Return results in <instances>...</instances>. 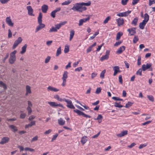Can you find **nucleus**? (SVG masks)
Listing matches in <instances>:
<instances>
[{"label":"nucleus","instance_id":"1","mask_svg":"<svg viewBox=\"0 0 155 155\" xmlns=\"http://www.w3.org/2000/svg\"><path fill=\"white\" fill-rule=\"evenodd\" d=\"M91 2L88 1L87 3L82 2L77 3L75 4L71 8L74 11H77L80 12H82L83 11H85L87 8L83 5L89 6L91 4Z\"/></svg>","mask_w":155,"mask_h":155},{"label":"nucleus","instance_id":"2","mask_svg":"<svg viewBox=\"0 0 155 155\" xmlns=\"http://www.w3.org/2000/svg\"><path fill=\"white\" fill-rule=\"evenodd\" d=\"M74 112H75L78 114L79 115H82L84 117L86 118H91V117L90 116L87 115L85 114L84 112L79 110L78 109L74 110H73Z\"/></svg>","mask_w":155,"mask_h":155},{"label":"nucleus","instance_id":"3","mask_svg":"<svg viewBox=\"0 0 155 155\" xmlns=\"http://www.w3.org/2000/svg\"><path fill=\"white\" fill-rule=\"evenodd\" d=\"M152 64L151 63H147L146 65L143 64L142 66V69L143 71H145L146 70L149 69L150 71H152V68L151 67Z\"/></svg>","mask_w":155,"mask_h":155},{"label":"nucleus","instance_id":"4","mask_svg":"<svg viewBox=\"0 0 155 155\" xmlns=\"http://www.w3.org/2000/svg\"><path fill=\"white\" fill-rule=\"evenodd\" d=\"M64 101L66 102L67 104V106L70 109H75V107L73 105L72 101L69 99L64 98Z\"/></svg>","mask_w":155,"mask_h":155},{"label":"nucleus","instance_id":"5","mask_svg":"<svg viewBox=\"0 0 155 155\" xmlns=\"http://www.w3.org/2000/svg\"><path fill=\"white\" fill-rule=\"evenodd\" d=\"M22 40L21 38V37H19L15 41L12 46V49H15L18 46V44L21 42Z\"/></svg>","mask_w":155,"mask_h":155},{"label":"nucleus","instance_id":"6","mask_svg":"<svg viewBox=\"0 0 155 155\" xmlns=\"http://www.w3.org/2000/svg\"><path fill=\"white\" fill-rule=\"evenodd\" d=\"M131 12V11L128 10L123 12H120L117 14V16L119 17H126L128 16Z\"/></svg>","mask_w":155,"mask_h":155},{"label":"nucleus","instance_id":"7","mask_svg":"<svg viewBox=\"0 0 155 155\" xmlns=\"http://www.w3.org/2000/svg\"><path fill=\"white\" fill-rule=\"evenodd\" d=\"M48 103L52 107H63V106L62 104H58L57 103L53 102H48Z\"/></svg>","mask_w":155,"mask_h":155},{"label":"nucleus","instance_id":"8","mask_svg":"<svg viewBox=\"0 0 155 155\" xmlns=\"http://www.w3.org/2000/svg\"><path fill=\"white\" fill-rule=\"evenodd\" d=\"M110 51L109 50H107L106 51L105 55L103 56L100 58L101 61H103L109 58V55L110 53Z\"/></svg>","mask_w":155,"mask_h":155},{"label":"nucleus","instance_id":"9","mask_svg":"<svg viewBox=\"0 0 155 155\" xmlns=\"http://www.w3.org/2000/svg\"><path fill=\"white\" fill-rule=\"evenodd\" d=\"M90 18V17H87L86 18H84L83 19H80L79 21L78 25L79 26L82 25L85 22L88 21Z\"/></svg>","mask_w":155,"mask_h":155},{"label":"nucleus","instance_id":"10","mask_svg":"<svg viewBox=\"0 0 155 155\" xmlns=\"http://www.w3.org/2000/svg\"><path fill=\"white\" fill-rule=\"evenodd\" d=\"M27 9L28 11V14L29 15L34 16V15L33 14V10L31 6H28L27 7Z\"/></svg>","mask_w":155,"mask_h":155},{"label":"nucleus","instance_id":"11","mask_svg":"<svg viewBox=\"0 0 155 155\" xmlns=\"http://www.w3.org/2000/svg\"><path fill=\"white\" fill-rule=\"evenodd\" d=\"M9 140V138L8 137H4L2 139V140L0 142V144H4L8 143Z\"/></svg>","mask_w":155,"mask_h":155},{"label":"nucleus","instance_id":"12","mask_svg":"<svg viewBox=\"0 0 155 155\" xmlns=\"http://www.w3.org/2000/svg\"><path fill=\"white\" fill-rule=\"evenodd\" d=\"M5 21L7 24L9 26H13L14 23L12 22L10 17H7L5 19Z\"/></svg>","mask_w":155,"mask_h":155},{"label":"nucleus","instance_id":"13","mask_svg":"<svg viewBox=\"0 0 155 155\" xmlns=\"http://www.w3.org/2000/svg\"><path fill=\"white\" fill-rule=\"evenodd\" d=\"M116 21L117 23V25L118 26H120L122 25L124 23V19L123 18H119L116 19Z\"/></svg>","mask_w":155,"mask_h":155},{"label":"nucleus","instance_id":"14","mask_svg":"<svg viewBox=\"0 0 155 155\" xmlns=\"http://www.w3.org/2000/svg\"><path fill=\"white\" fill-rule=\"evenodd\" d=\"M113 69L114 71V72L113 74L114 76H115L117 73L120 72V71L119 69V68L118 66H114L113 68Z\"/></svg>","mask_w":155,"mask_h":155},{"label":"nucleus","instance_id":"15","mask_svg":"<svg viewBox=\"0 0 155 155\" xmlns=\"http://www.w3.org/2000/svg\"><path fill=\"white\" fill-rule=\"evenodd\" d=\"M136 28H132L128 29L127 31H128L130 34V35H133L136 33L135 31Z\"/></svg>","mask_w":155,"mask_h":155},{"label":"nucleus","instance_id":"16","mask_svg":"<svg viewBox=\"0 0 155 155\" xmlns=\"http://www.w3.org/2000/svg\"><path fill=\"white\" fill-rule=\"evenodd\" d=\"M39 25L37 26L35 29V32H37L39 30L41 29L44 28L45 26V25L43 24H39Z\"/></svg>","mask_w":155,"mask_h":155},{"label":"nucleus","instance_id":"17","mask_svg":"<svg viewBox=\"0 0 155 155\" xmlns=\"http://www.w3.org/2000/svg\"><path fill=\"white\" fill-rule=\"evenodd\" d=\"M47 90L48 91H51L53 92H57L59 91V89L53 87L49 86L47 87Z\"/></svg>","mask_w":155,"mask_h":155},{"label":"nucleus","instance_id":"18","mask_svg":"<svg viewBox=\"0 0 155 155\" xmlns=\"http://www.w3.org/2000/svg\"><path fill=\"white\" fill-rule=\"evenodd\" d=\"M127 130H124L122 131L120 133L117 134V135L118 137H121L127 135Z\"/></svg>","mask_w":155,"mask_h":155},{"label":"nucleus","instance_id":"19","mask_svg":"<svg viewBox=\"0 0 155 155\" xmlns=\"http://www.w3.org/2000/svg\"><path fill=\"white\" fill-rule=\"evenodd\" d=\"M125 47L124 46L120 47L117 51L116 53L118 54H121L123 51L125 50Z\"/></svg>","mask_w":155,"mask_h":155},{"label":"nucleus","instance_id":"20","mask_svg":"<svg viewBox=\"0 0 155 155\" xmlns=\"http://www.w3.org/2000/svg\"><path fill=\"white\" fill-rule=\"evenodd\" d=\"M41 10L43 13H46L48 9V7L47 5H44L41 6Z\"/></svg>","mask_w":155,"mask_h":155},{"label":"nucleus","instance_id":"21","mask_svg":"<svg viewBox=\"0 0 155 155\" xmlns=\"http://www.w3.org/2000/svg\"><path fill=\"white\" fill-rule=\"evenodd\" d=\"M36 121H35L33 120L29 124H26L25 126V128H28L30 127H31L32 126L35 125Z\"/></svg>","mask_w":155,"mask_h":155},{"label":"nucleus","instance_id":"22","mask_svg":"<svg viewBox=\"0 0 155 155\" xmlns=\"http://www.w3.org/2000/svg\"><path fill=\"white\" fill-rule=\"evenodd\" d=\"M147 23L145 22V21H143L140 22L139 24V27L141 29H144V27Z\"/></svg>","mask_w":155,"mask_h":155},{"label":"nucleus","instance_id":"23","mask_svg":"<svg viewBox=\"0 0 155 155\" xmlns=\"http://www.w3.org/2000/svg\"><path fill=\"white\" fill-rule=\"evenodd\" d=\"M26 92L25 94V95L27 96L28 95V94H30L31 93L30 87L28 85H26Z\"/></svg>","mask_w":155,"mask_h":155},{"label":"nucleus","instance_id":"24","mask_svg":"<svg viewBox=\"0 0 155 155\" xmlns=\"http://www.w3.org/2000/svg\"><path fill=\"white\" fill-rule=\"evenodd\" d=\"M87 140V138L86 136H84L81 138V142L83 145L84 144Z\"/></svg>","mask_w":155,"mask_h":155},{"label":"nucleus","instance_id":"25","mask_svg":"<svg viewBox=\"0 0 155 155\" xmlns=\"http://www.w3.org/2000/svg\"><path fill=\"white\" fill-rule=\"evenodd\" d=\"M42 15L41 12L39 13L38 16V24H42Z\"/></svg>","mask_w":155,"mask_h":155},{"label":"nucleus","instance_id":"26","mask_svg":"<svg viewBox=\"0 0 155 155\" xmlns=\"http://www.w3.org/2000/svg\"><path fill=\"white\" fill-rule=\"evenodd\" d=\"M27 46V45L25 44L22 47V50L20 52L21 54H24L25 52Z\"/></svg>","mask_w":155,"mask_h":155},{"label":"nucleus","instance_id":"27","mask_svg":"<svg viewBox=\"0 0 155 155\" xmlns=\"http://www.w3.org/2000/svg\"><path fill=\"white\" fill-rule=\"evenodd\" d=\"M58 124L60 125H63L65 124V121L61 118L58 120Z\"/></svg>","mask_w":155,"mask_h":155},{"label":"nucleus","instance_id":"28","mask_svg":"<svg viewBox=\"0 0 155 155\" xmlns=\"http://www.w3.org/2000/svg\"><path fill=\"white\" fill-rule=\"evenodd\" d=\"M68 72L67 71H64L63 74V77L62 78V80H66L67 78Z\"/></svg>","mask_w":155,"mask_h":155},{"label":"nucleus","instance_id":"29","mask_svg":"<svg viewBox=\"0 0 155 155\" xmlns=\"http://www.w3.org/2000/svg\"><path fill=\"white\" fill-rule=\"evenodd\" d=\"M16 60V58L10 57L9 59V62L10 64H13Z\"/></svg>","mask_w":155,"mask_h":155},{"label":"nucleus","instance_id":"30","mask_svg":"<svg viewBox=\"0 0 155 155\" xmlns=\"http://www.w3.org/2000/svg\"><path fill=\"white\" fill-rule=\"evenodd\" d=\"M149 16L147 13H145L144 15V20L143 21H145L146 22H147L149 20Z\"/></svg>","mask_w":155,"mask_h":155},{"label":"nucleus","instance_id":"31","mask_svg":"<svg viewBox=\"0 0 155 155\" xmlns=\"http://www.w3.org/2000/svg\"><path fill=\"white\" fill-rule=\"evenodd\" d=\"M9 127L14 132H15L17 131L18 129L17 127L13 125H11L9 126Z\"/></svg>","mask_w":155,"mask_h":155},{"label":"nucleus","instance_id":"32","mask_svg":"<svg viewBox=\"0 0 155 155\" xmlns=\"http://www.w3.org/2000/svg\"><path fill=\"white\" fill-rule=\"evenodd\" d=\"M138 20V18L137 17H135L132 21L131 23V24L134 25L135 26H136L137 25Z\"/></svg>","mask_w":155,"mask_h":155},{"label":"nucleus","instance_id":"33","mask_svg":"<svg viewBox=\"0 0 155 155\" xmlns=\"http://www.w3.org/2000/svg\"><path fill=\"white\" fill-rule=\"evenodd\" d=\"M74 31L73 30H71L70 31V36L69 38V40L71 41L74 35Z\"/></svg>","mask_w":155,"mask_h":155},{"label":"nucleus","instance_id":"34","mask_svg":"<svg viewBox=\"0 0 155 155\" xmlns=\"http://www.w3.org/2000/svg\"><path fill=\"white\" fill-rule=\"evenodd\" d=\"M54 98L60 101H64V99H62L61 98H60L58 94L55 95L54 96Z\"/></svg>","mask_w":155,"mask_h":155},{"label":"nucleus","instance_id":"35","mask_svg":"<svg viewBox=\"0 0 155 155\" xmlns=\"http://www.w3.org/2000/svg\"><path fill=\"white\" fill-rule=\"evenodd\" d=\"M0 87H2L4 90H6L7 88L6 84L2 81H0Z\"/></svg>","mask_w":155,"mask_h":155},{"label":"nucleus","instance_id":"36","mask_svg":"<svg viewBox=\"0 0 155 155\" xmlns=\"http://www.w3.org/2000/svg\"><path fill=\"white\" fill-rule=\"evenodd\" d=\"M72 0H68L67 1H65L62 3L61 5H67L70 4Z\"/></svg>","mask_w":155,"mask_h":155},{"label":"nucleus","instance_id":"37","mask_svg":"<svg viewBox=\"0 0 155 155\" xmlns=\"http://www.w3.org/2000/svg\"><path fill=\"white\" fill-rule=\"evenodd\" d=\"M122 35L123 34L122 33H120V32H118L116 35V40H118L119 39Z\"/></svg>","mask_w":155,"mask_h":155},{"label":"nucleus","instance_id":"38","mask_svg":"<svg viewBox=\"0 0 155 155\" xmlns=\"http://www.w3.org/2000/svg\"><path fill=\"white\" fill-rule=\"evenodd\" d=\"M17 52L16 50H14L10 54V56L11 57H14L16 58L15 54Z\"/></svg>","mask_w":155,"mask_h":155},{"label":"nucleus","instance_id":"39","mask_svg":"<svg viewBox=\"0 0 155 155\" xmlns=\"http://www.w3.org/2000/svg\"><path fill=\"white\" fill-rule=\"evenodd\" d=\"M61 53V47H60L58 49L56 53V56H58Z\"/></svg>","mask_w":155,"mask_h":155},{"label":"nucleus","instance_id":"40","mask_svg":"<svg viewBox=\"0 0 155 155\" xmlns=\"http://www.w3.org/2000/svg\"><path fill=\"white\" fill-rule=\"evenodd\" d=\"M69 46L68 45H65V48L64 50V53H67L69 51Z\"/></svg>","mask_w":155,"mask_h":155},{"label":"nucleus","instance_id":"41","mask_svg":"<svg viewBox=\"0 0 155 155\" xmlns=\"http://www.w3.org/2000/svg\"><path fill=\"white\" fill-rule=\"evenodd\" d=\"M133 103L130 101H128L127 103L125 106V107L126 108H129L132 105Z\"/></svg>","mask_w":155,"mask_h":155},{"label":"nucleus","instance_id":"42","mask_svg":"<svg viewBox=\"0 0 155 155\" xmlns=\"http://www.w3.org/2000/svg\"><path fill=\"white\" fill-rule=\"evenodd\" d=\"M106 72L105 70H104L101 73L100 75V77L101 78H104V74Z\"/></svg>","mask_w":155,"mask_h":155},{"label":"nucleus","instance_id":"43","mask_svg":"<svg viewBox=\"0 0 155 155\" xmlns=\"http://www.w3.org/2000/svg\"><path fill=\"white\" fill-rule=\"evenodd\" d=\"M57 31L55 28L52 26L51 27V28L50 29L49 32H57Z\"/></svg>","mask_w":155,"mask_h":155},{"label":"nucleus","instance_id":"44","mask_svg":"<svg viewBox=\"0 0 155 155\" xmlns=\"http://www.w3.org/2000/svg\"><path fill=\"white\" fill-rule=\"evenodd\" d=\"M114 106L116 107H119L121 108L122 107H123V106L121 104H120L118 103L117 102H115V104L114 105Z\"/></svg>","mask_w":155,"mask_h":155},{"label":"nucleus","instance_id":"45","mask_svg":"<svg viewBox=\"0 0 155 155\" xmlns=\"http://www.w3.org/2000/svg\"><path fill=\"white\" fill-rule=\"evenodd\" d=\"M141 56H138V59L137 60V64L138 66L140 65L141 64Z\"/></svg>","mask_w":155,"mask_h":155},{"label":"nucleus","instance_id":"46","mask_svg":"<svg viewBox=\"0 0 155 155\" xmlns=\"http://www.w3.org/2000/svg\"><path fill=\"white\" fill-rule=\"evenodd\" d=\"M138 40L139 39L138 37L137 36H134L133 39V42L134 43H136L138 41Z\"/></svg>","mask_w":155,"mask_h":155},{"label":"nucleus","instance_id":"47","mask_svg":"<svg viewBox=\"0 0 155 155\" xmlns=\"http://www.w3.org/2000/svg\"><path fill=\"white\" fill-rule=\"evenodd\" d=\"M110 16H108L104 20L103 23L104 24H106V23H107L108 22V21H109V20L110 19Z\"/></svg>","mask_w":155,"mask_h":155},{"label":"nucleus","instance_id":"48","mask_svg":"<svg viewBox=\"0 0 155 155\" xmlns=\"http://www.w3.org/2000/svg\"><path fill=\"white\" fill-rule=\"evenodd\" d=\"M147 97L149 100L153 102L154 101V98L153 97L152 95H147Z\"/></svg>","mask_w":155,"mask_h":155},{"label":"nucleus","instance_id":"49","mask_svg":"<svg viewBox=\"0 0 155 155\" xmlns=\"http://www.w3.org/2000/svg\"><path fill=\"white\" fill-rule=\"evenodd\" d=\"M51 59V57L50 56H48L47 58L45 59V63H48Z\"/></svg>","mask_w":155,"mask_h":155},{"label":"nucleus","instance_id":"50","mask_svg":"<svg viewBox=\"0 0 155 155\" xmlns=\"http://www.w3.org/2000/svg\"><path fill=\"white\" fill-rule=\"evenodd\" d=\"M27 110L28 111V113L29 115H30L32 112V110L30 107L28 106L27 108Z\"/></svg>","mask_w":155,"mask_h":155},{"label":"nucleus","instance_id":"51","mask_svg":"<svg viewBox=\"0 0 155 155\" xmlns=\"http://www.w3.org/2000/svg\"><path fill=\"white\" fill-rule=\"evenodd\" d=\"M10 0H0V2L2 4L8 3Z\"/></svg>","mask_w":155,"mask_h":155},{"label":"nucleus","instance_id":"52","mask_svg":"<svg viewBox=\"0 0 155 155\" xmlns=\"http://www.w3.org/2000/svg\"><path fill=\"white\" fill-rule=\"evenodd\" d=\"M128 1L129 0H122L121 3L122 5H125L127 4Z\"/></svg>","mask_w":155,"mask_h":155},{"label":"nucleus","instance_id":"53","mask_svg":"<svg viewBox=\"0 0 155 155\" xmlns=\"http://www.w3.org/2000/svg\"><path fill=\"white\" fill-rule=\"evenodd\" d=\"M9 55V54L8 53H6L5 57L2 60V62L3 63H4L5 62L6 60L8 58Z\"/></svg>","mask_w":155,"mask_h":155},{"label":"nucleus","instance_id":"54","mask_svg":"<svg viewBox=\"0 0 155 155\" xmlns=\"http://www.w3.org/2000/svg\"><path fill=\"white\" fill-rule=\"evenodd\" d=\"M24 150H29L31 152H33L34 151V150L32 148H31L29 147H26L25 148Z\"/></svg>","mask_w":155,"mask_h":155},{"label":"nucleus","instance_id":"55","mask_svg":"<svg viewBox=\"0 0 155 155\" xmlns=\"http://www.w3.org/2000/svg\"><path fill=\"white\" fill-rule=\"evenodd\" d=\"M122 42V41H119L116 42V43L114 44V46H117L120 45Z\"/></svg>","mask_w":155,"mask_h":155},{"label":"nucleus","instance_id":"56","mask_svg":"<svg viewBox=\"0 0 155 155\" xmlns=\"http://www.w3.org/2000/svg\"><path fill=\"white\" fill-rule=\"evenodd\" d=\"M136 74L139 75L140 76L142 75V69H139L136 72Z\"/></svg>","mask_w":155,"mask_h":155},{"label":"nucleus","instance_id":"57","mask_svg":"<svg viewBox=\"0 0 155 155\" xmlns=\"http://www.w3.org/2000/svg\"><path fill=\"white\" fill-rule=\"evenodd\" d=\"M58 135V134H55L53 136V137L52 138V139H51V142H52L54 140H56V139Z\"/></svg>","mask_w":155,"mask_h":155},{"label":"nucleus","instance_id":"58","mask_svg":"<svg viewBox=\"0 0 155 155\" xmlns=\"http://www.w3.org/2000/svg\"><path fill=\"white\" fill-rule=\"evenodd\" d=\"M26 116V114L25 113H22L20 115V118L21 119H24Z\"/></svg>","mask_w":155,"mask_h":155},{"label":"nucleus","instance_id":"59","mask_svg":"<svg viewBox=\"0 0 155 155\" xmlns=\"http://www.w3.org/2000/svg\"><path fill=\"white\" fill-rule=\"evenodd\" d=\"M56 12L54 11H53L51 12V16L53 18H54L55 17V14Z\"/></svg>","mask_w":155,"mask_h":155},{"label":"nucleus","instance_id":"60","mask_svg":"<svg viewBox=\"0 0 155 155\" xmlns=\"http://www.w3.org/2000/svg\"><path fill=\"white\" fill-rule=\"evenodd\" d=\"M155 3V0H149V5L151 6L152 4Z\"/></svg>","mask_w":155,"mask_h":155},{"label":"nucleus","instance_id":"61","mask_svg":"<svg viewBox=\"0 0 155 155\" xmlns=\"http://www.w3.org/2000/svg\"><path fill=\"white\" fill-rule=\"evenodd\" d=\"M8 38H11L12 37V33L11 32V30L10 29H9L8 30Z\"/></svg>","mask_w":155,"mask_h":155},{"label":"nucleus","instance_id":"62","mask_svg":"<svg viewBox=\"0 0 155 155\" xmlns=\"http://www.w3.org/2000/svg\"><path fill=\"white\" fill-rule=\"evenodd\" d=\"M118 78L119 82L122 84H123V80L122 76L121 75H119Z\"/></svg>","mask_w":155,"mask_h":155},{"label":"nucleus","instance_id":"63","mask_svg":"<svg viewBox=\"0 0 155 155\" xmlns=\"http://www.w3.org/2000/svg\"><path fill=\"white\" fill-rule=\"evenodd\" d=\"M38 140V136H36L34 137H33L32 139L31 142H34L37 141Z\"/></svg>","mask_w":155,"mask_h":155},{"label":"nucleus","instance_id":"64","mask_svg":"<svg viewBox=\"0 0 155 155\" xmlns=\"http://www.w3.org/2000/svg\"><path fill=\"white\" fill-rule=\"evenodd\" d=\"M101 89L100 87H97V88L96 93L97 94H99L101 91Z\"/></svg>","mask_w":155,"mask_h":155}]
</instances>
